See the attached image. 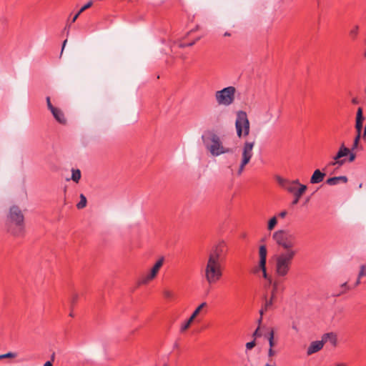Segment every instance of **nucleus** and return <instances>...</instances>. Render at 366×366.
Listing matches in <instances>:
<instances>
[{
    "label": "nucleus",
    "instance_id": "obj_2",
    "mask_svg": "<svg viewBox=\"0 0 366 366\" xmlns=\"http://www.w3.org/2000/svg\"><path fill=\"white\" fill-rule=\"evenodd\" d=\"M227 252L224 242H219L209 250L204 267V278L209 285L216 284L222 279Z\"/></svg>",
    "mask_w": 366,
    "mask_h": 366
},
{
    "label": "nucleus",
    "instance_id": "obj_47",
    "mask_svg": "<svg viewBox=\"0 0 366 366\" xmlns=\"http://www.w3.org/2000/svg\"><path fill=\"white\" fill-rule=\"evenodd\" d=\"M43 366H53V364L51 361H47L44 364Z\"/></svg>",
    "mask_w": 366,
    "mask_h": 366
},
{
    "label": "nucleus",
    "instance_id": "obj_34",
    "mask_svg": "<svg viewBox=\"0 0 366 366\" xmlns=\"http://www.w3.org/2000/svg\"><path fill=\"white\" fill-rule=\"evenodd\" d=\"M360 137H361V135H357V134L356 135V137L354 139V142H353V145H352V149H355L358 147Z\"/></svg>",
    "mask_w": 366,
    "mask_h": 366
},
{
    "label": "nucleus",
    "instance_id": "obj_29",
    "mask_svg": "<svg viewBox=\"0 0 366 366\" xmlns=\"http://www.w3.org/2000/svg\"><path fill=\"white\" fill-rule=\"evenodd\" d=\"M16 357V354L14 352H8L4 355H0V360L4 358H14Z\"/></svg>",
    "mask_w": 366,
    "mask_h": 366
},
{
    "label": "nucleus",
    "instance_id": "obj_33",
    "mask_svg": "<svg viewBox=\"0 0 366 366\" xmlns=\"http://www.w3.org/2000/svg\"><path fill=\"white\" fill-rule=\"evenodd\" d=\"M199 39H200V37L199 36V37L196 38V39H195V40H194L193 41L189 42V43H188V44H179V46H180V47L192 46H193V45L196 43V41H197Z\"/></svg>",
    "mask_w": 366,
    "mask_h": 366
},
{
    "label": "nucleus",
    "instance_id": "obj_43",
    "mask_svg": "<svg viewBox=\"0 0 366 366\" xmlns=\"http://www.w3.org/2000/svg\"><path fill=\"white\" fill-rule=\"evenodd\" d=\"M287 212L286 210H284V211H282L280 212L279 214H278V216L280 217V218H285L287 215Z\"/></svg>",
    "mask_w": 366,
    "mask_h": 366
},
{
    "label": "nucleus",
    "instance_id": "obj_30",
    "mask_svg": "<svg viewBox=\"0 0 366 366\" xmlns=\"http://www.w3.org/2000/svg\"><path fill=\"white\" fill-rule=\"evenodd\" d=\"M364 276H366V266L362 264L360 266V270L358 274V277L359 279H360Z\"/></svg>",
    "mask_w": 366,
    "mask_h": 366
},
{
    "label": "nucleus",
    "instance_id": "obj_42",
    "mask_svg": "<svg viewBox=\"0 0 366 366\" xmlns=\"http://www.w3.org/2000/svg\"><path fill=\"white\" fill-rule=\"evenodd\" d=\"M275 355V351L273 350V348L269 347L268 350V356L269 357H273Z\"/></svg>",
    "mask_w": 366,
    "mask_h": 366
},
{
    "label": "nucleus",
    "instance_id": "obj_5",
    "mask_svg": "<svg viewBox=\"0 0 366 366\" xmlns=\"http://www.w3.org/2000/svg\"><path fill=\"white\" fill-rule=\"evenodd\" d=\"M255 144L254 141H246L242 148V157H241V162L239 165V168L237 170V175L240 176L244 169L245 166L249 164L250 162L252 156H253V148Z\"/></svg>",
    "mask_w": 366,
    "mask_h": 366
},
{
    "label": "nucleus",
    "instance_id": "obj_20",
    "mask_svg": "<svg viewBox=\"0 0 366 366\" xmlns=\"http://www.w3.org/2000/svg\"><path fill=\"white\" fill-rule=\"evenodd\" d=\"M301 184L300 183V181L298 179H295V180H292V181H290L289 182L287 186L286 187V190L290 192V193H295V192H297V189L296 188L295 185H299Z\"/></svg>",
    "mask_w": 366,
    "mask_h": 366
},
{
    "label": "nucleus",
    "instance_id": "obj_50",
    "mask_svg": "<svg viewBox=\"0 0 366 366\" xmlns=\"http://www.w3.org/2000/svg\"><path fill=\"white\" fill-rule=\"evenodd\" d=\"M262 317H260L258 320V326L260 327V325L262 323Z\"/></svg>",
    "mask_w": 366,
    "mask_h": 366
},
{
    "label": "nucleus",
    "instance_id": "obj_6",
    "mask_svg": "<svg viewBox=\"0 0 366 366\" xmlns=\"http://www.w3.org/2000/svg\"><path fill=\"white\" fill-rule=\"evenodd\" d=\"M236 89L234 86H227L215 93V99L218 104L229 106L234 101Z\"/></svg>",
    "mask_w": 366,
    "mask_h": 366
},
{
    "label": "nucleus",
    "instance_id": "obj_52",
    "mask_svg": "<svg viewBox=\"0 0 366 366\" xmlns=\"http://www.w3.org/2000/svg\"><path fill=\"white\" fill-rule=\"evenodd\" d=\"M224 36H231V34L227 31V32H225V33L224 34Z\"/></svg>",
    "mask_w": 366,
    "mask_h": 366
},
{
    "label": "nucleus",
    "instance_id": "obj_38",
    "mask_svg": "<svg viewBox=\"0 0 366 366\" xmlns=\"http://www.w3.org/2000/svg\"><path fill=\"white\" fill-rule=\"evenodd\" d=\"M348 155H349V162H352L356 158V155L355 153L350 152V154Z\"/></svg>",
    "mask_w": 366,
    "mask_h": 366
},
{
    "label": "nucleus",
    "instance_id": "obj_31",
    "mask_svg": "<svg viewBox=\"0 0 366 366\" xmlns=\"http://www.w3.org/2000/svg\"><path fill=\"white\" fill-rule=\"evenodd\" d=\"M261 336H262V333H261V331H260V327L258 326L257 328L253 332L252 337L255 340L257 337H261Z\"/></svg>",
    "mask_w": 366,
    "mask_h": 366
},
{
    "label": "nucleus",
    "instance_id": "obj_16",
    "mask_svg": "<svg viewBox=\"0 0 366 366\" xmlns=\"http://www.w3.org/2000/svg\"><path fill=\"white\" fill-rule=\"evenodd\" d=\"M307 190V186L305 184H300V187L297 189V192L293 193L294 195V199L292 200V205L297 204L302 194L305 192Z\"/></svg>",
    "mask_w": 366,
    "mask_h": 366
},
{
    "label": "nucleus",
    "instance_id": "obj_44",
    "mask_svg": "<svg viewBox=\"0 0 366 366\" xmlns=\"http://www.w3.org/2000/svg\"><path fill=\"white\" fill-rule=\"evenodd\" d=\"M81 14V13L79 11H78L74 16V17L72 18L71 19V23H74L76 21V20L77 19V18L79 17V16Z\"/></svg>",
    "mask_w": 366,
    "mask_h": 366
},
{
    "label": "nucleus",
    "instance_id": "obj_18",
    "mask_svg": "<svg viewBox=\"0 0 366 366\" xmlns=\"http://www.w3.org/2000/svg\"><path fill=\"white\" fill-rule=\"evenodd\" d=\"M252 272L256 275H258L260 272H262L263 277L265 280H269V283L272 282V280L267 272L266 265H264V269H262L259 267V262H258V265L253 267Z\"/></svg>",
    "mask_w": 366,
    "mask_h": 366
},
{
    "label": "nucleus",
    "instance_id": "obj_55",
    "mask_svg": "<svg viewBox=\"0 0 366 366\" xmlns=\"http://www.w3.org/2000/svg\"><path fill=\"white\" fill-rule=\"evenodd\" d=\"M69 315H70L71 317H73V314H72L71 312L69 314Z\"/></svg>",
    "mask_w": 366,
    "mask_h": 366
},
{
    "label": "nucleus",
    "instance_id": "obj_11",
    "mask_svg": "<svg viewBox=\"0 0 366 366\" xmlns=\"http://www.w3.org/2000/svg\"><path fill=\"white\" fill-rule=\"evenodd\" d=\"M278 282L276 281L272 285V290L271 292V296L270 298L268 300L265 297V302H264V310H269L272 308L273 304L276 302L277 300V292L278 291Z\"/></svg>",
    "mask_w": 366,
    "mask_h": 366
},
{
    "label": "nucleus",
    "instance_id": "obj_54",
    "mask_svg": "<svg viewBox=\"0 0 366 366\" xmlns=\"http://www.w3.org/2000/svg\"><path fill=\"white\" fill-rule=\"evenodd\" d=\"M264 366H272V365H270L269 364H266Z\"/></svg>",
    "mask_w": 366,
    "mask_h": 366
},
{
    "label": "nucleus",
    "instance_id": "obj_9",
    "mask_svg": "<svg viewBox=\"0 0 366 366\" xmlns=\"http://www.w3.org/2000/svg\"><path fill=\"white\" fill-rule=\"evenodd\" d=\"M164 258L162 257L157 260V262L154 264L153 267L152 268L149 273L142 276L139 281V285H147L150 281H152L157 274L159 269L163 265Z\"/></svg>",
    "mask_w": 366,
    "mask_h": 366
},
{
    "label": "nucleus",
    "instance_id": "obj_32",
    "mask_svg": "<svg viewBox=\"0 0 366 366\" xmlns=\"http://www.w3.org/2000/svg\"><path fill=\"white\" fill-rule=\"evenodd\" d=\"M93 4L92 1H89L87 4H86L84 6H82L80 10L79 11L81 14L86 9L90 8Z\"/></svg>",
    "mask_w": 366,
    "mask_h": 366
},
{
    "label": "nucleus",
    "instance_id": "obj_13",
    "mask_svg": "<svg viewBox=\"0 0 366 366\" xmlns=\"http://www.w3.org/2000/svg\"><path fill=\"white\" fill-rule=\"evenodd\" d=\"M363 119L364 118L362 115V109L361 107H359L357 111L355 122V129L357 135H361Z\"/></svg>",
    "mask_w": 366,
    "mask_h": 366
},
{
    "label": "nucleus",
    "instance_id": "obj_49",
    "mask_svg": "<svg viewBox=\"0 0 366 366\" xmlns=\"http://www.w3.org/2000/svg\"><path fill=\"white\" fill-rule=\"evenodd\" d=\"M66 42H67V40H66V39L64 41V42H63V45H62V49H61V52L63 51V50H64V46H65V45H66Z\"/></svg>",
    "mask_w": 366,
    "mask_h": 366
},
{
    "label": "nucleus",
    "instance_id": "obj_3",
    "mask_svg": "<svg viewBox=\"0 0 366 366\" xmlns=\"http://www.w3.org/2000/svg\"><path fill=\"white\" fill-rule=\"evenodd\" d=\"M6 225L8 232L14 236L20 237L24 234V217L19 207L13 206L10 208Z\"/></svg>",
    "mask_w": 366,
    "mask_h": 366
},
{
    "label": "nucleus",
    "instance_id": "obj_28",
    "mask_svg": "<svg viewBox=\"0 0 366 366\" xmlns=\"http://www.w3.org/2000/svg\"><path fill=\"white\" fill-rule=\"evenodd\" d=\"M207 306V302H202V304H200L196 309L193 312V315H195L196 317H197L200 312L202 311V310L205 307Z\"/></svg>",
    "mask_w": 366,
    "mask_h": 366
},
{
    "label": "nucleus",
    "instance_id": "obj_15",
    "mask_svg": "<svg viewBox=\"0 0 366 366\" xmlns=\"http://www.w3.org/2000/svg\"><path fill=\"white\" fill-rule=\"evenodd\" d=\"M322 339L324 343L330 342L333 347H336L337 345V336L334 332L325 333L322 336Z\"/></svg>",
    "mask_w": 366,
    "mask_h": 366
},
{
    "label": "nucleus",
    "instance_id": "obj_22",
    "mask_svg": "<svg viewBox=\"0 0 366 366\" xmlns=\"http://www.w3.org/2000/svg\"><path fill=\"white\" fill-rule=\"evenodd\" d=\"M360 26L358 25H354L349 31L350 38L355 40L359 34Z\"/></svg>",
    "mask_w": 366,
    "mask_h": 366
},
{
    "label": "nucleus",
    "instance_id": "obj_4",
    "mask_svg": "<svg viewBox=\"0 0 366 366\" xmlns=\"http://www.w3.org/2000/svg\"><path fill=\"white\" fill-rule=\"evenodd\" d=\"M237 135L239 138L247 137L249 133V122L247 113L244 111L237 112L235 122Z\"/></svg>",
    "mask_w": 366,
    "mask_h": 366
},
{
    "label": "nucleus",
    "instance_id": "obj_10",
    "mask_svg": "<svg viewBox=\"0 0 366 366\" xmlns=\"http://www.w3.org/2000/svg\"><path fill=\"white\" fill-rule=\"evenodd\" d=\"M350 154V149L342 144L336 155L334 157V162H331L329 164L335 166L336 164L342 166L345 164V159L341 158L347 156Z\"/></svg>",
    "mask_w": 366,
    "mask_h": 366
},
{
    "label": "nucleus",
    "instance_id": "obj_51",
    "mask_svg": "<svg viewBox=\"0 0 366 366\" xmlns=\"http://www.w3.org/2000/svg\"><path fill=\"white\" fill-rule=\"evenodd\" d=\"M336 366H347V364H346V363L341 362V363H337V364L336 365Z\"/></svg>",
    "mask_w": 366,
    "mask_h": 366
},
{
    "label": "nucleus",
    "instance_id": "obj_7",
    "mask_svg": "<svg viewBox=\"0 0 366 366\" xmlns=\"http://www.w3.org/2000/svg\"><path fill=\"white\" fill-rule=\"evenodd\" d=\"M210 145L207 146L208 149L213 156H219L222 154L231 152V149L223 147L220 138L216 134H211L209 136Z\"/></svg>",
    "mask_w": 366,
    "mask_h": 366
},
{
    "label": "nucleus",
    "instance_id": "obj_35",
    "mask_svg": "<svg viewBox=\"0 0 366 366\" xmlns=\"http://www.w3.org/2000/svg\"><path fill=\"white\" fill-rule=\"evenodd\" d=\"M256 345V342H255V340H252L249 342H247L246 344V348L247 350H252L254 346Z\"/></svg>",
    "mask_w": 366,
    "mask_h": 366
},
{
    "label": "nucleus",
    "instance_id": "obj_19",
    "mask_svg": "<svg viewBox=\"0 0 366 366\" xmlns=\"http://www.w3.org/2000/svg\"><path fill=\"white\" fill-rule=\"evenodd\" d=\"M348 179L346 176H340L330 177L327 179L326 183L329 185L333 186L339 184L340 182L347 183Z\"/></svg>",
    "mask_w": 366,
    "mask_h": 366
},
{
    "label": "nucleus",
    "instance_id": "obj_41",
    "mask_svg": "<svg viewBox=\"0 0 366 366\" xmlns=\"http://www.w3.org/2000/svg\"><path fill=\"white\" fill-rule=\"evenodd\" d=\"M197 317L195 315H194L193 314H192V315L190 316V317L186 321V322L191 325V324L192 323V322L194 320V319L196 318Z\"/></svg>",
    "mask_w": 366,
    "mask_h": 366
},
{
    "label": "nucleus",
    "instance_id": "obj_40",
    "mask_svg": "<svg viewBox=\"0 0 366 366\" xmlns=\"http://www.w3.org/2000/svg\"><path fill=\"white\" fill-rule=\"evenodd\" d=\"M197 317L195 315H194L193 314H192V315L190 316V317L186 321V322L191 325V324L192 323V322L194 320V319L196 318Z\"/></svg>",
    "mask_w": 366,
    "mask_h": 366
},
{
    "label": "nucleus",
    "instance_id": "obj_23",
    "mask_svg": "<svg viewBox=\"0 0 366 366\" xmlns=\"http://www.w3.org/2000/svg\"><path fill=\"white\" fill-rule=\"evenodd\" d=\"M276 180H277V183L279 184V185L281 187L284 188L285 189H286V187L287 186L289 182H290V180L285 179L280 176H277Z\"/></svg>",
    "mask_w": 366,
    "mask_h": 366
},
{
    "label": "nucleus",
    "instance_id": "obj_8",
    "mask_svg": "<svg viewBox=\"0 0 366 366\" xmlns=\"http://www.w3.org/2000/svg\"><path fill=\"white\" fill-rule=\"evenodd\" d=\"M46 101L48 109L51 112L55 120L60 124L65 125L67 121L63 111L53 106L49 97H46Z\"/></svg>",
    "mask_w": 366,
    "mask_h": 366
},
{
    "label": "nucleus",
    "instance_id": "obj_1",
    "mask_svg": "<svg viewBox=\"0 0 366 366\" xmlns=\"http://www.w3.org/2000/svg\"><path fill=\"white\" fill-rule=\"evenodd\" d=\"M272 239L276 244L283 249L275 257V272L278 277L287 276L291 269L292 262L298 251L297 236L288 230L280 229L272 234Z\"/></svg>",
    "mask_w": 366,
    "mask_h": 366
},
{
    "label": "nucleus",
    "instance_id": "obj_21",
    "mask_svg": "<svg viewBox=\"0 0 366 366\" xmlns=\"http://www.w3.org/2000/svg\"><path fill=\"white\" fill-rule=\"evenodd\" d=\"M264 336L267 339L269 345V347L273 348L275 345V342L274 340V332L272 328L269 330V331L264 334Z\"/></svg>",
    "mask_w": 366,
    "mask_h": 366
},
{
    "label": "nucleus",
    "instance_id": "obj_26",
    "mask_svg": "<svg viewBox=\"0 0 366 366\" xmlns=\"http://www.w3.org/2000/svg\"><path fill=\"white\" fill-rule=\"evenodd\" d=\"M277 224V219L276 217H272L267 224V229L272 231Z\"/></svg>",
    "mask_w": 366,
    "mask_h": 366
},
{
    "label": "nucleus",
    "instance_id": "obj_14",
    "mask_svg": "<svg viewBox=\"0 0 366 366\" xmlns=\"http://www.w3.org/2000/svg\"><path fill=\"white\" fill-rule=\"evenodd\" d=\"M267 249L265 245H261L259 247V267L264 269L267 262Z\"/></svg>",
    "mask_w": 366,
    "mask_h": 366
},
{
    "label": "nucleus",
    "instance_id": "obj_24",
    "mask_svg": "<svg viewBox=\"0 0 366 366\" xmlns=\"http://www.w3.org/2000/svg\"><path fill=\"white\" fill-rule=\"evenodd\" d=\"M71 172V179L76 183L79 182V179H81L80 170L72 169Z\"/></svg>",
    "mask_w": 366,
    "mask_h": 366
},
{
    "label": "nucleus",
    "instance_id": "obj_48",
    "mask_svg": "<svg viewBox=\"0 0 366 366\" xmlns=\"http://www.w3.org/2000/svg\"><path fill=\"white\" fill-rule=\"evenodd\" d=\"M342 287L345 288V291L347 290L349 288L347 285V282H345L343 283L342 285H341Z\"/></svg>",
    "mask_w": 366,
    "mask_h": 366
},
{
    "label": "nucleus",
    "instance_id": "obj_37",
    "mask_svg": "<svg viewBox=\"0 0 366 366\" xmlns=\"http://www.w3.org/2000/svg\"><path fill=\"white\" fill-rule=\"evenodd\" d=\"M78 298H79L78 294L75 293L72 295V297L71 300V303L72 305L76 304V302L78 301Z\"/></svg>",
    "mask_w": 366,
    "mask_h": 366
},
{
    "label": "nucleus",
    "instance_id": "obj_39",
    "mask_svg": "<svg viewBox=\"0 0 366 366\" xmlns=\"http://www.w3.org/2000/svg\"><path fill=\"white\" fill-rule=\"evenodd\" d=\"M197 317L195 315H194L193 314H192V315L190 316V317L186 321V322L191 325V324L192 323V322L194 320V319L196 318Z\"/></svg>",
    "mask_w": 366,
    "mask_h": 366
},
{
    "label": "nucleus",
    "instance_id": "obj_45",
    "mask_svg": "<svg viewBox=\"0 0 366 366\" xmlns=\"http://www.w3.org/2000/svg\"><path fill=\"white\" fill-rule=\"evenodd\" d=\"M266 311L267 310H264V305L263 307H262V309L259 310L260 317H262L264 315V312Z\"/></svg>",
    "mask_w": 366,
    "mask_h": 366
},
{
    "label": "nucleus",
    "instance_id": "obj_25",
    "mask_svg": "<svg viewBox=\"0 0 366 366\" xmlns=\"http://www.w3.org/2000/svg\"><path fill=\"white\" fill-rule=\"evenodd\" d=\"M86 198L83 194H80V201L76 204V207L79 209H81L84 208L86 207Z\"/></svg>",
    "mask_w": 366,
    "mask_h": 366
},
{
    "label": "nucleus",
    "instance_id": "obj_36",
    "mask_svg": "<svg viewBox=\"0 0 366 366\" xmlns=\"http://www.w3.org/2000/svg\"><path fill=\"white\" fill-rule=\"evenodd\" d=\"M190 327L189 325H188L186 321L182 324L181 325V327H180V332H185L189 327Z\"/></svg>",
    "mask_w": 366,
    "mask_h": 366
},
{
    "label": "nucleus",
    "instance_id": "obj_17",
    "mask_svg": "<svg viewBox=\"0 0 366 366\" xmlns=\"http://www.w3.org/2000/svg\"><path fill=\"white\" fill-rule=\"evenodd\" d=\"M325 174L320 169H316L310 178L311 184H318L323 181Z\"/></svg>",
    "mask_w": 366,
    "mask_h": 366
},
{
    "label": "nucleus",
    "instance_id": "obj_53",
    "mask_svg": "<svg viewBox=\"0 0 366 366\" xmlns=\"http://www.w3.org/2000/svg\"><path fill=\"white\" fill-rule=\"evenodd\" d=\"M360 282V279H359V277L357 278V280L356 282V285H359Z\"/></svg>",
    "mask_w": 366,
    "mask_h": 366
},
{
    "label": "nucleus",
    "instance_id": "obj_27",
    "mask_svg": "<svg viewBox=\"0 0 366 366\" xmlns=\"http://www.w3.org/2000/svg\"><path fill=\"white\" fill-rule=\"evenodd\" d=\"M163 296L165 299L168 300H172L174 299V294L172 291L171 290H164L163 291Z\"/></svg>",
    "mask_w": 366,
    "mask_h": 366
},
{
    "label": "nucleus",
    "instance_id": "obj_46",
    "mask_svg": "<svg viewBox=\"0 0 366 366\" xmlns=\"http://www.w3.org/2000/svg\"><path fill=\"white\" fill-rule=\"evenodd\" d=\"M352 103L353 104H359V100H358V99H357V97L353 98V99H352Z\"/></svg>",
    "mask_w": 366,
    "mask_h": 366
},
{
    "label": "nucleus",
    "instance_id": "obj_12",
    "mask_svg": "<svg viewBox=\"0 0 366 366\" xmlns=\"http://www.w3.org/2000/svg\"><path fill=\"white\" fill-rule=\"evenodd\" d=\"M324 345H325V343H324L322 339L321 340L312 342L307 350V355H311L321 350L322 349Z\"/></svg>",
    "mask_w": 366,
    "mask_h": 366
}]
</instances>
